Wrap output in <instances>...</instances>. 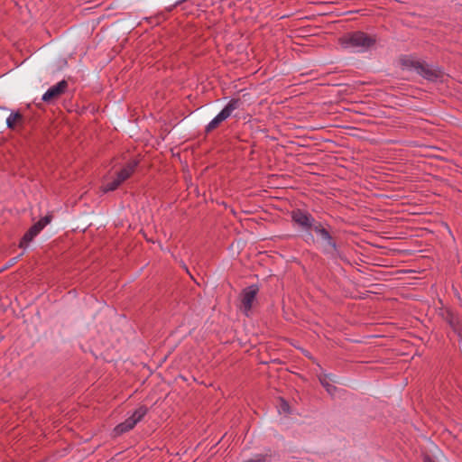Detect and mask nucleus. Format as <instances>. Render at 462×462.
<instances>
[{"mask_svg":"<svg viewBox=\"0 0 462 462\" xmlns=\"http://www.w3.org/2000/svg\"><path fill=\"white\" fill-rule=\"evenodd\" d=\"M400 63L402 69L415 71L427 80L435 81L439 77V71L424 60L416 59L410 55L401 57Z\"/></svg>","mask_w":462,"mask_h":462,"instance_id":"1","label":"nucleus"},{"mask_svg":"<svg viewBox=\"0 0 462 462\" xmlns=\"http://www.w3.org/2000/svg\"><path fill=\"white\" fill-rule=\"evenodd\" d=\"M376 40L364 32H354L340 38V44L344 49L352 50L356 52H365L371 48Z\"/></svg>","mask_w":462,"mask_h":462,"instance_id":"2","label":"nucleus"},{"mask_svg":"<svg viewBox=\"0 0 462 462\" xmlns=\"http://www.w3.org/2000/svg\"><path fill=\"white\" fill-rule=\"evenodd\" d=\"M139 162L135 159H132L126 162V164L116 173V176L111 180L108 179L102 184L100 189L103 193L114 191L119 188V186L129 179L134 172L138 166Z\"/></svg>","mask_w":462,"mask_h":462,"instance_id":"3","label":"nucleus"},{"mask_svg":"<svg viewBox=\"0 0 462 462\" xmlns=\"http://www.w3.org/2000/svg\"><path fill=\"white\" fill-rule=\"evenodd\" d=\"M291 221L304 231H327L326 227L307 210L296 208L291 212Z\"/></svg>","mask_w":462,"mask_h":462,"instance_id":"4","label":"nucleus"},{"mask_svg":"<svg viewBox=\"0 0 462 462\" xmlns=\"http://www.w3.org/2000/svg\"><path fill=\"white\" fill-rule=\"evenodd\" d=\"M243 105L240 98H231L222 110L206 125L207 134L217 128L219 125L233 115V112Z\"/></svg>","mask_w":462,"mask_h":462,"instance_id":"5","label":"nucleus"},{"mask_svg":"<svg viewBox=\"0 0 462 462\" xmlns=\"http://www.w3.org/2000/svg\"><path fill=\"white\" fill-rule=\"evenodd\" d=\"M148 409L145 406L138 407L125 421L115 427L116 435H121L132 429L146 415Z\"/></svg>","mask_w":462,"mask_h":462,"instance_id":"6","label":"nucleus"},{"mask_svg":"<svg viewBox=\"0 0 462 462\" xmlns=\"http://www.w3.org/2000/svg\"><path fill=\"white\" fill-rule=\"evenodd\" d=\"M258 293V287L256 285H252L245 288L242 292V310L244 314L247 317L250 316L251 310L253 307V303L255 300L256 295Z\"/></svg>","mask_w":462,"mask_h":462,"instance_id":"7","label":"nucleus"},{"mask_svg":"<svg viewBox=\"0 0 462 462\" xmlns=\"http://www.w3.org/2000/svg\"><path fill=\"white\" fill-rule=\"evenodd\" d=\"M68 87V83L66 80H61L58 82L56 85L51 87L43 95H42V101L49 102L52 98H55L59 97L60 95L63 94Z\"/></svg>","mask_w":462,"mask_h":462,"instance_id":"8","label":"nucleus"},{"mask_svg":"<svg viewBox=\"0 0 462 462\" xmlns=\"http://www.w3.org/2000/svg\"><path fill=\"white\" fill-rule=\"evenodd\" d=\"M317 244L326 253H333L336 250V243L330 236V233H319Z\"/></svg>","mask_w":462,"mask_h":462,"instance_id":"9","label":"nucleus"},{"mask_svg":"<svg viewBox=\"0 0 462 462\" xmlns=\"http://www.w3.org/2000/svg\"><path fill=\"white\" fill-rule=\"evenodd\" d=\"M51 219L52 216L48 214L34 223L28 231H42L49 223H51Z\"/></svg>","mask_w":462,"mask_h":462,"instance_id":"10","label":"nucleus"},{"mask_svg":"<svg viewBox=\"0 0 462 462\" xmlns=\"http://www.w3.org/2000/svg\"><path fill=\"white\" fill-rule=\"evenodd\" d=\"M319 381H320V383L322 384V386L326 389V391L331 396H334L335 393L337 391V387L330 383V378L328 377L327 375H324V376L319 377Z\"/></svg>","mask_w":462,"mask_h":462,"instance_id":"11","label":"nucleus"},{"mask_svg":"<svg viewBox=\"0 0 462 462\" xmlns=\"http://www.w3.org/2000/svg\"><path fill=\"white\" fill-rule=\"evenodd\" d=\"M23 119V116L19 112H12L9 116L6 118V125L9 129H14L15 126V123L17 121H21Z\"/></svg>","mask_w":462,"mask_h":462,"instance_id":"12","label":"nucleus"},{"mask_svg":"<svg viewBox=\"0 0 462 462\" xmlns=\"http://www.w3.org/2000/svg\"><path fill=\"white\" fill-rule=\"evenodd\" d=\"M37 234L38 233H25L20 242L19 246L25 250Z\"/></svg>","mask_w":462,"mask_h":462,"instance_id":"13","label":"nucleus"},{"mask_svg":"<svg viewBox=\"0 0 462 462\" xmlns=\"http://www.w3.org/2000/svg\"><path fill=\"white\" fill-rule=\"evenodd\" d=\"M264 457L263 456H257L255 458L249 459L245 462H264Z\"/></svg>","mask_w":462,"mask_h":462,"instance_id":"14","label":"nucleus"},{"mask_svg":"<svg viewBox=\"0 0 462 462\" xmlns=\"http://www.w3.org/2000/svg\"><path fill=\"white\" fill-rule=\"evenodd\" d=\"M281 409L284 412H289V404L285 401H283V400L282 401Z\"/></svg>","mask_w":462,"mask_h":462,"instance_id":"15","label":"nucleus"},{"mask_svg":"<svg viewBox=\"0 0 462 462\" xmlns=\"http://www.w3.org/2000/svg\"><path fill=\"white\" fill-rule=\"evenodd\" d=\"M152 234H153V233H143V236H144V238L146 239V241H148V242H152V243H153V242H154V241H153V238H152Z\"/></svg>","mask_w":462,"mask_h":462,"instance_id":"16","label":"nucleus"},{"mask_svg":"<svg viewBox=\"0 0 462 462\" xmlns=\"http://www.w3.org/2000/svg\"><path fill=\"white\" fill-rule=\"evenodd\" d=\"M187 0H178L175 2L174 6L180 5L183 2H186Z\"/></svg>","mask_w":462,"mask_h":462,"instance_id":"17","label":"nucleus"},{"mask_svg":"<svg viewBox=\"0 0 462 462\" xmlns=\"http://www.w3.org/2000/svg\"><path fill=\"white\" fill-rule=\"evenodd\" d=\"M15 259L16 258H13L11 261H12V263H14L15 262Z\"/></svg>","mask_w":462,"mask_h":462,"instance_id":"18","label":"nucleus"},{"mask_svg":"<svg viewBox=\"0 0 462 462\" xmlns=\"http://www.w3.org/2000/svg\"><path fill=\"white\" fill-rule=\"evenodd\" d=\"M421 231H429L427 228H421Z\"/></svg>","mask_w":462,"mask_h":462,"instance_id":"19","label":"nucleus"},{"mask_svg":"<svg viewBox=\"0 0 462 462\" xmlns=\"http://www.w3.org/2000/svg\"><path fill=\"white\" fill-rule=\"evenodd\" d=\"M430 462H432V461H430Z\"/></svg>","mask_w":462,"mask_h":462,"instance_id":"20","label":"nucleus"}]
</instances>
